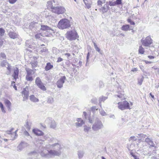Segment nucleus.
I'll list each match as a JSON object with an SVG mask.
<instances>
[{"label":"nucleus","mask_w":159,"mask_h":159,"mask_svg":"<svg viewBox=\"0 0 159 159\" xmlns=\"http://www.w3.org/2000/svg\"><path fill=\"white\" fill-rule=\"evenodd\" d=\"M62 149L61 144L57 142L47 145L45 147L40 146L38 149L32 152V153H39L42 157L50 158L55 156H59L61 154V150Z\"/></svg>","instance_id":"1"},{"label":"nucleus","mask_w":159,"mask_h":159,"mask_svg":"<svg viewBox=\"0 0 159 159\" xmlns=\"http://www.w3.org/2000/svg\"><path fill=\"white\" fill-rule=\"evenodd\" d=\"M70 26V20L66 18L61 20L57 25L58 27L61 30L68 28Z\"/></svg>","instance_id":"2"},{"label":"nucleus","mask_w":159,"mask_h":159,"mask_svg":"<svg viewBox=\"0 0 159 159\" xmlns=\"http://www.w3.org/2000/svg\"><path fill=\"white\" fill-rule=\"evenodd\" d=\"M78 37L77 32L75 30L67 32L66 33V38L70 40H75Z\"/></svg>","instance_id":"3"},{"label":"nucleus","mask_w":159,"mask_h":159,"mask_svg":"<svg viewBox=\"0 0 159 159\" xmlns=\"http://www.w3.org/2000/svg\"><path fill=\"white\" fill-rule=\"evenodd\" d=\"M40 30L44 31H46L49 32L50 34L54 33L56 31V29L54 27L49 26L47 25H41Z\"/></svg>","instance_id":"4"},{"label":"nucleus","mask_w":159,"mask_h":159,"mask_svg":"<svg viewBox=\"0 0 159 159\" xmlns=\"http://www.w3.org/2000/svg\"><path fill=\"white\" fill-rule=\"evenodd\" d=\"M141 42L144 46L146 47H150L151 44L152 43V40L150 36H147L145 39H142L141 40Z\"/></svg>","instance_id":"5"},{"label":"nucleus","mask_w":159,"mask_h":159,"mask_svg":"<svg viewBox=\"0 0 159 159\" xmlns=\"http://www.w3.org/2000/svg\"><path fill=\"white\" fill-rule=\"evenodd\" d=\"M51 9L53 12L57 14H62L66 11L65 8L63 7H52Z\"/></svg>","instance_id":"6"},{"label":"nucleus","mask_w":159,"mask_h":159,"mask_svg":"<svg viewBox=\"0 0 159 159\" xmlns=\"http://www.w3.org/2000/svg\"><path fill=\"white\" fill-rule=\"evenodd\" d=\"M103 127L102 122L98 119H97L95 123L92 126V129L93 131H97L101 129Z\"/></svg>","instance_id":"7"},{"label":"nucleus","mask_w":159,"mask_h":159,"mask_svg":"<svg viewBox=\"0 0 159 159\" xmlns=\"http://www.w3.org/2000/svg\"><path fill=\"white\" fill-rule=\"evenodd\" d=\"M117 104L118 108L121 110L130 109L129 104L126 101L119 102Z\"/></svg>","instance_id":"8"},{"label":"nucleus","mask_w":159,"mask_h":159,"mask_svg":"<svg viewBox=\"0 0 159 159\" xmlns=\"http://www.w3.org/2000/svg\"><path fill=\"white\" fill-rule=\"evenodd\" d=\"M35 84L37 85L38 88H39L43 91H45L46 89L45 86L42 83L41 79L39 77L36 78L35 81Z\"/></svg>","instance_id":"9"},{"label":"nucleus","mask_w":159,"mask_h":159,"mask_svg":"<svg viewBox=\"0 0 159 159\" xmlns=\"http://www.w3.org/2000/svg\"><path fill=\"white\" fill-rule=\"evenodd\" d=\"M66 79V78L65 76H61L57 81L56 85L58 88H61L63 87V84L65 83Z\"/></svg>","instance_id":"10"},{"label":"nucleus","mask_w":159,"mask_h":159,"mask_svg":"<svg viewBox=\"0 0 159 159\" xmlns=\"http://www.w3.org/2000/svg\"><path fill=\"white\" fill-rule=\"evenodd\" d=\"M46 121L48 122L50 127L51 128L54 129L57 127V124L55 120H52L51 118H48L46 120Z\"/></svg>","instance_id":"11"},{"label":"nucleus","mask_w":159,"mask_h":159,"mask_svg":"<svg viewBox=\"0 0 159 159\" xmlns=\"http://www.w3.org/2000/svg\"><path fill=\"white\" fill-rule=\"evenodd\" d=\"M22 96L23 97V101H25L28 99L29 96V91L28 88H25L23 89L22 92Z\"/></svg>","instance_id":"12"},{"label":"nucleus","mask_w":159,"mask_h":159,"mask_svg":"<svg viewBox=\"0 0 159 159\" xmlns=\"http://www.w3.org/2000/svg\"><path fill=\"white\" fill-rule=\"evenodd\" d=\"M29 144L26 143L21 142L17 148V150L20 152L22 151L25 148L28 146Z\"/></svg>","instance_id":"13"},{"label":"nucleus","mask_w":159,"mask_h":159,"mask_svg":"<svg viewBox=\"0 0 159 159\" xmlns=\"http://www.w3.org/2000/svg\"><path fill=\"white\" fill-rule=\"evenodd\" d=\"M38 24L36 22H32L29 26V28L34 31H36V30L38 28Z\"/></svg>","instance_id":"14"},{"label":"nucleus","mask_w":159,"mask_h":159,"mask_svg":"<svg viewBox=\"0 0 159 159\" xmlns=\"http://www.w3.org/2000/svg\"><path fill=\"white\" fill-rule=\"evenodd\" d=\"M14 129V128H12L10 130H8L6 131V132L7 134H11V137H13L12 139H15V136L17 137V134H16V132L17 131V130L15 131V132L13 133L12 132V131Z\"/></svg>","instance_id":"15"},{"label":"nucleus","mask_w":159,"mask_h":159,"mask_svg":"<svg viewBox=\"0 0 159 159\" xmlns=\"http://www.w3.org/2000/svg\"><path fill=\"white\" fill-rule=\"evenodd\" d=\"M25 70L27 72L26 75H33L35 73L36 70L35 69H31L27 67L25 68Z\"/></svg>","instance_id":"16"},{"label":"nucleus","mask_w":159,"mask_h":159,"mask_svg":"<svg viewBox=\"0 0 159 159\" xmlns=\"http://www.w3.org/2000/svg\"><path fill=\"white\" fill-rule=\"evenodd\" d=\"M84 3L85 5V7L88 9H89L91 7V5L92 4V2L91 0H83Z\"/></svg>","instance_id":"17"},{"label":"nucleus","mask_w":159,"mask_h":159,"mask_svg":"<svg viewBox=\"0 0 159 159\" xmlns=\"http://www.w3.org/2000/svg\"><path fill=\"white\" fill-rule=\"evenodd\" d=\"M77 122L75 123L76 126L77 127L81 126L84 124V122L81 118H78L77 119Z\"/></svg>","instance_id":"18"},{"label":"nucleus","mask_w":159,"mask_h":159,"mask_svg":"<svg viewBox=\"0 0 159 159\" xmlns=\"http://www.w3.org/2000/svg\"><path fill=\"white\" fill-rule=\"evenodd\" d=\"M33 131L35 134L38 136H42L43 134V132L37 129H34L33 130Z\"/></svg>","instance_id":"19"},{"label":"nucleus","mask_w":159,"mask_h":159,"mask_svg":"<svg viewBox=\"0 0 159 159\" xmlns=\"http://www.w3.org/2000/svg\"><path fill=\"white\" fill-rule=\"evenodd\" d=\"M8 35L10 38L13 39H15L18 37L17 34L14 32H10Z\"/></svg>","instance_id":"20"},{"label":"nucleus","mask_w":159,"mask_h":159,"mask_svg":"<svg viewBox=\"0 0 159 159\" xmlns=\"http://www.w3.org/2000/svg\"><path fill=\"white\" fill-rule=\"evenodd\" d=\"M123 92L122 93H119V92H118L117 94L115 95V98H118L120 99V100H121L125 98V97L124 96V94L123 93Z\"/></svg>","instance_id":"21"},{"label":"nucleus","mask_w":159,"mask_h":159,"mask_svg":"<svg viewBox=\"0 0 159 159\" xmlns=\"http://www.w3.org/2000/svg\"><path fill=\"white\" fill-rule=\"evenodd\" d=\"M30 99L31 101L33 102H36L39 101V99L35 97L33 95H31L30 96Z\"/></svg>","instance_id":"22"},{"label":"nucleus","mask_w":159,"mask_h":159,"mask_svg":"<svg viewBox=\"0 0 159 159\" xmlns=\"http://www.w3.org/2000/svg\"><path fill=\"white\" fill-rule=\"evenodd\" d=\"M19 74V70L17 68H16L14 71V74L13 75V77L15 79L18 78Z\"/></svg>","instance_id":"23"},{"label":"nucleus","mask_w":159,"mask_h":159,"mask_svg":"<svg viewBox=\"0 0 159 159\" xmlns=\"http://www.w3.org/2000/svg\"><path fill=\"white\" fill-rule=\"evenodd\" d=\"M53 67V66L51 64L50 62H48L46 64V66L45 68V70L46 71H48Z\"/></svg>","instance_id":"24"},{"label":"nucleus","mask_w":159,"mask_h":159,"mask_svg":"<svg viewBox=\"0 0 159 159\" xmlns=\"http://www.w3.org/2000/svg\"><path fill=\"white\" fill-rule=\"evenodd\" d=\"M84 152L83 150H79L77 152V155L79 159L82 158L84 155Z\"/></svg>","instance_id":"25"},{"label":"nucleus","mask_w":159,"mask_h":159,"mask_svg":"<svg viewBox=\"0 0 159 159\" xmlns=\"http://www.w3.org/2000/svg\"><path fill=\"white\" fill-rule=\"evenodd\" d=\"M4 102L8 110L10 109L11 105V103L8 100L6 99L4 100Z\"/></svg>","instance_id":"26"},{"label":"nucleus","mask_w":159,"mask_h":159,"mask_svg":"<svg viewBox=\"0 0 159 159\" xmlns=\"http://www.w3.org/2000/svg\"><path fill=\"white\" fill-rule=\"evenodd\" d=\"M138 135L139 136H137V137L138 138H140V139H139V141L143 140L146 137V135L143 134H138Z\"/></svg>","instance_id":"27"},{"label":"nucleus","mask_w":159,"mask_h":159,"mask_svg":"<svg viewBox=\"0 0 159 159\" xmlns=\"http://www.w3.org/2000/svg\"><path fill=\"white\" fill-rule=\"evenodd\" d=\"M144 48L142 47V46H139L138 50V53L139 54H144Z\"/></svg>","instance_id":"28"},{"label":"nucleus","mask_w":159,"mask_h":159,"mask_svg":"<svg viewBox=\"0 0 159 159\" xmlns=\"http://www.w3.org/2000/svg\"><path fill=\"white\" fill-rule=\"evenodd\" d=\"M121 29L122 30L125 31H127L131 30L129 29V25H123L121 27Z\"/></svg>","instance_id":"29"},{"label":"nucleus","mask_w":159,"mask_h":159,"mask_svg":"<svg viewBox=\"0 0 159 159\" xmlns=\"http://www.w3.org/2000/svg\"><path fill=\"white\" fill-rule=\"evenodd\" d=\"M107 98V97H104L103 96H102L99 98V102L100 104L99 105L100 106H101V102H104L105 100H106Z\"/></svg>","instance_id":"30"},{"label":"nucleus","mask_w":159,"mask_h":159,"mask_svg":"<svg viewBox=\"0 0 159 159\" xmlns=\"http://www.w3.org/2000/svg\"><path fill=\"white\" fill-rule=\"evenodd\" d=\"M48 140L50 143H53L58 142V140L57 139L52 137L48 139Z\"/></svg>","instance_id":"31"},{"label":"nucleus","mask_w":159,"mask_h":159,"mask_svg":"<svg viewBox=\"0 0 159 159\" xmlns=\"http://www.w3.org/2000/svg\"><path fill=\"white\" fill-rule=\"evenodd\" d=\"M31 126V123L30 121H27L26 122V124L25 126L26 127L28 130H29L30 129Z\"/></svg>","instance_id":"32"},{"label":"nucleus","mask_w":159,"mask_h":159,"mask_svg":"<svg viewBox=\"0 0 159 159\" xmlns=\"http://www.w3.org/2000/svg\"><path fill=\"white\" fill-rule=\"evenodd\" d=\"M53 102L54 99L52 97H50L48 98L47 102L48 103L52 104Z\"/></svg>","instance_id":"33"},{"label":"nucleus","mask_w":159,"mask_h":159,"mask_svg":"<svg viewBox=\"0 0 159 159\" xmlns=\"http://www.w3.org/2000/svg\"><path fill=\"white\" fill-rule=\"evenodd\" d=\"M26 80L27 81H32L33 80V78L30 75H26Z\"/></svg>","instance_id":"34"},{"label":"nucleus","mask_w":159,"mask_h":159,"mask_svg":"<svg viewBox=\"0 0 159 159\" xmlns=\"http://www.w3.org/2000/svg\"><path fill=\"white\" fill-rule=\"evenodd\" d=\"M9 64L7 61L6 60H3L1 63V65L2 67H4L6 65H7Z\"/></svg>","instance_id":"35"},{"label":"nucleus","mask_w":159,"mask_h":159,"mask_svg":"<svg viewBox=\"0 0 159 159\" xmlns=\"http://www.w3.org/2000/svg\"><path fill=\"white\" fill-rule=\"evenodd\" d=\"M93 43L94 46V47L95 48V49L96 50L98 51V52L101 53L100 50V48L98 47L97 45L96 44L94 43V42H93Z\"/></svg>","instance_id":"36"},{"label":"nucleus","mask_w":159,"mask_h":159,"mask_svg":"<svg viewBox=\"0 0 159 159\" xmlns=\"http://www.w3.org/2000/svg\"><path fill=\"white\" fill-rule=\"evenodd\" d=\"M5 33V30L2 28H0V36H2Z\"/></svg>","instance_id":"37"},{"label":"nucleus","mask_w":159,"mask_h":159,"mask_svg":"<svg viewBox=\"0 0 159 159\" xmlns=\"http://www.w3.org/2000/svg\"><path fill=\"white\" fill-rule=\"evenodd\" d=\"M30 41L29 40H27L25 42L26 46L27 47L29 48H32L33 47L32 45L30 43Z\"/></svg>","instance_id":"38"},{"label":"nucleus","mask_w":159,"mask_h":159,"mask_svg":"<svg viewBox=\"0 0 159 159\" xmlns=\"http://www.w3.org/2000/svg\"><path fill=\"white\" fill-rule=\"evenodd\" d=\"M143 79L144 77H142V78L140 79H138V84L139 85H141L142 84Z\"/></svg>","instance_id":"39"},{"label":"nucleus","mask_w":159,"mask_h":159,"mask_svg":"<svg viewBox=\"0 0 159 159\" xmlns=\"http://www.w3.org/2000/svg\"><path fill=\"white\" fill-rule=\"evenodd\" d=\"M0 58L2 59H6V56L5 54L4 53L1 52L0 54Z\"/></svg>","instance_id":"40"},{"label":"nucleus","mask_w":159,"mask_h":159,"mask_svg":"<svg viewBox=\"0 0 159 159\" xmlns=\"http://www.w3.org/2000/svg\"><path fill=\"white\" fill-rule=\"evenodd\" d=\"M32 68H34L37 66V61H34L30 63Z\"/></svg>","instance_id":"41"},{"label":"nucleus","mask_w":159,"mask_h":159,"mask_svg":"<svg viewBox=\"0 0 159 159\" xmlns=\"http://www.w3.org/2000/svg\"><path fill=\"white\" fill-rule=\"evenodd\" d=\"M90 127H88L86 125L84 126V131L85 132H88L89 130L90 129Z\"/></svg>","instance_id":"42"},{"label":"nucleus","mask_w":159,"mask_h":159,"mask_svg":"<svg viewBox=\"0 0 159 159\" xmlns=\"http://www.w3.org/2000/svg\"><path fill=\"white\" fill-rule=\"evenodd\" d=\"M99 111L100 114L102 116H105L106 115V112L103 110H99Z\"/></svg>","instance_id":"43"},{"label":"nucleus","mask_w":159,"mask_h":159,"mask_svg":"<svg viewBox=\"0 0 159 159\" xmlns=\"http://www.w3.org/2000/svg\"><path fill=\"white\" fill-rule=\"evenodd\" d=\"M64 55L66 56L67 58L68 59L70 60L71 59V57H70L71 55L69 53H66L64 54Z\"/></svg>","instance_id":"44"},{"label":"nucleus","mask_w":159,"mask_h":159,"mask_svg":"<svg viewBox=\"0 0 159 159\" xmlns=\"http://www.w3.org/2000/svg\"><path fill=\"white\" fill-rule=\"evenodd\" d=\"M115 2L116 5H120L121 4V0H116Z\"/></svg>","instance_id":"45"},{"label":"nucleus","mask_w":159,"mask_h":159,"mask_svg":"<svg viewBox=\"0 0 159 159\" xmlns=\"http://www.w3.org/2000/svg\"><path fill=\"white\" fill-rule=\"evenodd\" d=\"M109 5L110 6H116L115 2H113L112 1H109Z\"/></svg>","instance_id":"46"},{"label":"nucleus","mask_w":159,"mask_h":159,"mask_svg":"<svg viewBox=\"0 0 159 159\" xmlns=\"http://www.w3.org/2000/svg\"><path fill=\"white\" fill-rule=\"evenodd\" d=\"M127 21L129 23H130V24L131 25H134L135 23L132 20L128 18L127 19Z\"/></svg>","instance_id":"47"},{"label":"nucleus","mask_w":159,"mask_h":159,"mask_svg":"<svg viewBox=\"0 0 159 159\" xmlns=\"http://www.w3.org/2000/svg\"><path fill=\"white\" fill-rule=\"evenodd\" d=\"M52 1H48L47 2V6L48 7H50L51 8L52 7H53L52 5Z\"/></svg>","instance_id":"48"},{"label":"nucleus","mask_w":159,"mask_h":159,"mask_svg":"<svg viewBox=\"0 0 159 159\" xmlns=\"http://www.w3.org/2000/svg\"><path fill=\"white\" fill-rule=\"evenodd\" d=\"M90 52H89L87 54V58H86V66L87 65V64L89 61V58Z\"/></svg>","instance_id":"49"},{"label":"nucleus","mask_w":159,"mask_h":159,"mask_svg":"<svg viewBox=\"0 0 159 159\" xmlns=\"http://www.w3.org/2000/svg\"><path fill=\"white\" fill-rule=\"evenodd\" d=\"M137 139V138L134 136H131L129 139V140H133V141H136Z\"/></svg>","instance_id":"50"},{"label":"nucleus","mask_w":159,"mask_h":159,"mask_svg":"<svg viewBox=\"0 0 159 159\" xmlns=\"http://www.w3.org/2000/svg\"><path fill=\"white\" fill-rule=\"evenodd\" d=\"M48 51V50L45 47H44L40 50V52H46Z\"/></svg>","instance_id":"51"},{"label":"nucleus","mask_w":159,"mask_h":159,"mask_svg":"<svg viewBox=\"0 0 159 159\" xmlns=\"http://www.w3.org/2000/svg\"><path fill=\"white\" fill-rule=\"evenodd\" d=\"M108 10V8H107H107L105 7V6H104L102 7V11H103L104 12H107Z\"/></svg>","instance_id":"52"},{"label":"nucleus","mask_w":159,"mask_h":159,"mask_svg":"<svg viewBox=\"0 0 159 159\" xmlns=\"http://www.w3.org/2000/svg\"><path fill=\"white\" fill-rule=\"evenodd\" d=\"M148 144L151 147H155V144L153 142L152 140L149 143H148Z\"/></svg>","instance_id":"53"},{"label":"nucleus","mask_w":159,"mask_h":159,"mask_svg":"<svg viewBox=\"0 0 159 159\" xmlns=\"http://www.w3.org/2000/svg\"><path fill=\"white\" fill-rule=\"evenodd\" d=\"M151 141V140L148 138L147 137L145 139V142L148 143V144Z\"/></svg>","instance_id":"54"},{"label":"nucleus","mask_w":159,"mask_h":159,"mask_svg":"<svg viewBox=\"0 0 159 159\" xmlns=\"http://www.w3.org/2000/svg\"><path fill=\"white\" fill-rule=\"evenodd\" d=\"M152 69H153L155 70H157V72L159 73V68H157L156 66H153L152 67Z\"/></svg>","instance_id":"55"},{"label":"nucleus","mask_w":159,"mask_h":159,"mask_svg":"<svg viewBox=\"0 0 159 159\" xmlns=\"http://www.w3.org/2000/svg\"><path fill=\"white\" fill-rule=\"evenodd\" d=\"M41 35L40 34H37L35 35V37L36 39H39L40 38Z\"/></svg>","instance_id":"56"},{"label":"nucleus","mask_w":159,"mask_h":159,"mask_svg":"<svg viewBox=\"0 0 159 159\" xmlns=\"http://www.w3.org/2000/svg\"><path fill=\"white\" fill-rule=\"evenodd\" d=\"M7 69L8 70L11 71V66L9 64H8Z\"/></svg>","instance_id":"57"},{"label":"nucleus","mask_w":159,"mask_h":159,"mask_svg":"<svg viewBox=\"0 0 159 159\" xmlns=\"http://www.w3.org/2000/svg\"><path fill=\"white\" fill-rule=\"evenodd\" d=\"M103 3L102 0H98V5H101Z\"/></svg>","instance_id":"58"},{"label":"nucleus","mask_w":159,"mask_h":159,"mask_svg":"<svg viewBox=\"0 0 159 159\" xmlns=\"http://www.w3.org/2000/svg\"><path fill=\"white\" fill-rule=\"evenodd\" d=\"M17 0H9V2L11 4L14 3Z\"/></svg>","instance_id":"59"},{"label":"nucleus","mask_w":159,"mask_h":159,"mask_svg":"<svg viewBox=\"0 0 159 159\" xmlns=\"http://www.w3.org/2000/svg\"><path fill=\"white\" fill-rule=\"evenodd\" d=\"M91 110L92 111L94 112L95 111V110H98V109L97 108V107L95 106L92 107H91Z\"/></svg>","instance_id":"60"},{"label":"nucleus","mask_w":159,"mask_h":159,"mask_svg":"<svg viewBox=\"0 0 159 159\" xmlns=\"http://www.w3.org/2000/svg\"><path fill=\"white\" fill-rule=\"evenodd\" d=\"M63 60V59H62L61 57H59L58 58V60H57V62H61V61H62Z\"/></svg>","instance_id":"61"},{"label":"nucleus","mask_w":159,"mask_h":159,"mask_svg":"<svg viewBox=\"0 0 159 159\" xmlns=\"http://www.w3.org/2000/svg\"><path fill=\"white\" fill-rule=\"evenodd\" d=\"M143 61L146 64H151L152 63V62L151 61H148L145 60H143Z\"/></svg>","instance_id":"62"},{"label":"nucleus","mask_w":159,"mask_h":159,"mask_svg":"<svg viewBox=\"0 0 159 159\" xmlns=\"http://www.w3.org/2000/svg\"><path fill=\"white\" fill-rule=\"evenodd\" d=\"M138 70V69L137 68H133L131 71L133 72H136Z\"/></svg>","instance_id":"63"},{"label":"nucleus","mask_w":159,"mask_h":159,"mask_svg":"<svg viewBox=\"0 0 159 159\" xmlns=\"http://www.w3.org/2000/svg\"><path fill=\"white\" fill-rule=\"evenodd\" d=\"M132 156L134 157V159H139V158H138L137 156H136L134 155V154H131Z\"/></svg>","instance_id":"64"}]
</instances>
